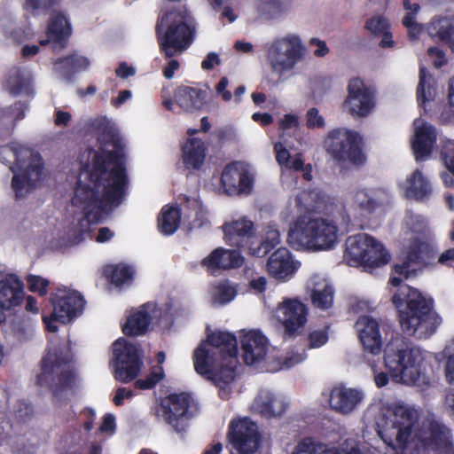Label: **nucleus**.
Instances as JSON below:
<instances>
[{
    "mask_svg": "<svg viewBox=\"0 0 454 454\" xmlns=\"http://www.w3.org/2000/svg\"><path fill=\"white\" fill-rule=\"evenodd\" d=\"M57 63L62 64L63 68L71 74L85 71L90 65V61L88 58L77 54H70L59 59Z\"/></svg>",
    "mask_w": 454,
    "mask_h": 454,
    "instance_id": "c03bdc74",
    "label": "nucleus"
},
{
    "mask_svg": "<svg viewBox=\"0 0 454 454\" xmlns=\"http://www.w3.org/2000/svg\"><path fill=\"white\" fill-rule=\"evenodd\" d=\"M135 273V269L124 262L108 264L103 269V276L106 280L120 289L132 285Z\"/></svg>",
    "mask_w": 454,
    "mask_h": 454,
    "instance_id": "2f4dec72",
    "label": "nucleus"
},
{
    "mask_svg": "<svg viewBox=\"0 0 454 454\" xmlns=\"http://www.w3.org/2000/svg\"><path fill=\"white\" fill-rule=\"evenodd\" d=\"M383 416L384 423L376 424L378 434L386 443L393 444L395 442L402 446L417 439L428 448L442 450L446 453L451 450L449 429L431 419L424 420L419 427V412L413 406L394 403L387 407Z\"/></svg>",
    "mask_w": 454,
    "mask_h": 454,
    "instance_id": "7ed1b4c3",
    "label": "nucleus"
},
{
    "mask_svg": "<svg viewBox=\"0 0 454 454\" xmlns=\"http://www.w3.org/2000/svg\"><path fill=\"white\" fill-rule=\"evenodd\" d=\"M362 399L360 391L337 386L331 390L329 403L333 410L346 414L352 411Z\"/></svg>",
    "mask_w": 454,
    "mask_h": 454,
    "instance_id": "c85d7f7f",
    "label": "nucleus"
},
{
    "mask_svg": "<svg viewBox=\"0 0 454 454\" xmlns=\"http://www.w3.org/2000/svg\"><path fill=\"white\" fill-rule=\"evenodd\" d=\"M206 342H201L193 352L196 372L207 379L223 384H230L236 376L238 359V340L234 333L215 331L208 333Z\"/></svg>",
    "mask_w": 454,
    "mask_h": 454,
    "instance_id": "20e7f679",
    "label": "nucleus"
},
{
    "mask_svg": "<svg viewBox=\"0 0 454 454\" xmlns=\"http://www.w3.org/2000/svg\"><path fill=\"white\" fill-rule=\"evenodd\" d=\"M353 207L361 211L369 210V192L366 188L358 189L354 192Z\"/></svg>",
    "mask_w": 454,
    "mask_h": 454,
    "instance_id": "bf43d9fd",
    "label": "nucleus"
},
{
    "mask_svg": "<svg viewBox=\"0 0 454 454\" xmlns=\"http://www.w3.org/2000/svg\"><path fill=\"white\" fill-rule=\"evenodd\" d=\"M329 326L324 329L311 331L308 335L309 348H318L327 343L329 340Z\"/></svg>",
    "mask_w": 454,
    "mask_h": 454,
    "instance_id": "864d4df0",
    "label": "nucleus"
},
{
    "mask_svg": "<svg viewBox=\"0 0 454 454\" xmlns=\"http://www.w3.org/2000/svg\"><path fill=\"white\" fill-rule=\"evenodd\" d=\"M345 257L351 264L369 267V234L358 233L349 236L346 240Z\"/></svg>",
    "mask_w": 454,
    "mask_h": 454,
    "instance_id": "c756f323",
    "label": "nucleus"
},
{
    "mask_svg": "<svg viewBox=\"0 0 454 454\" xmlns=\"http://www.w3.org/2000/svg\"><path fill=\"white\" fill-rule=\"evenodd\" d=\"M292 454H340L328 450L326 445L313 441L311 437H305L298 442Z\"/></svg>",
    "mask_w": 454,
    "mask_h": 454,
    "instance_id": "37998d69",
    "label": "nucleus"
},
{
    "mask_svg": "<svg viewBox=\"0 0 454 454\" xmlns=\"http://www.w3.org/2000/svg\"><path fill=\"white\" fill-rule=\"evenodd\" d=\"M60 2L61 0H25L24 9L34 16L46 14Z\"/></svg>",
    "mask_w": 454,
    "mask_h": 454,
    "instance_id": "09e8293b",
    "label": "nucleus"
},
{
    "mask_svg": "<svg viewBox=\"0 0 454 454\" xmlns=\"http://www.w3.org/2000/svg\"><path fill=\"white\" fill-rule=\"evenodd\" d=\"M312 305L321 310H327L333 305L334 289L329 284L322 288H314L310 294Z\"/></svg>",
    "mask_w": 454,
    "mask_h": 454,
    "instance_id": "a19ab883",
    "label": "nucleus"
},
{
    "mask_svg": "<svg viewBox=\"0 0 454 454\" xmlns=\"http://www.w3.org/2000/svg\"><path fill=\"white\" fill-rule=\"evenodd\" d=\"M446 168L454 174V141H449L442 152Z\"/></svg>",
    "mask_w": 454,
    "mask_h": 454,
    "instance_id": "052dcab7",
    "label": "nucleus"
},
{
    "mask_svg": "<svg viewBox=\"0 0 454 454\" xmlns=\"http://www.w3.org/2000/svg\"><path fill=\"white\" fill-rule=\"evenodd\" d=\"M294 0H257V12L266 19H278L287 12Z\"/></svg>",
    "mask_w": 454,
    "mask_h": 454,
    "instance_id": "4c0bfd02",
    "label": "nucleus"
},
{
    "mask_svg": "<svg viewBox=\"0 0 454 454\" xmlns=\"http://www.w3.org/2000/svg\"><path fill=\"white\" fill-rule=\"evenodd\" d=\"M306 357L307 353L305 350H303L301 353L292 351L288 353L284 358L282 364L286 368H291L304 361Z\"/></svg>",
    "mask_w": 454,
    "mask_h": 454,
    "instance_id": "e2e57ef3",
    "label": "nucleus"
},
{
    "mask_svg": "<svg viewBox=\"0 0 454 454\" xmlns=\"http://www.w3.org/2000/svg\"><path fill=\"white\" fill-rule=\"evenodd\" d=\"M113 355L116 380L129 383L138 376L143 361L136 345L119 339L113 344Z\"/></svg>",
    "mask_w": 454,
    "mask_h": 454,
    "instance_id": "4468645a",
    "label": "nucleus"
},
{
    "mask_svg": "<svg viewBox=\"0 0 454 454\" xmlns=\"http://www.w3.org/2000/svg\"><path fill=\"white\" fill-rule=\"evenodd\" d=\"M228 438L239 454H253L258 450L261 442L258 427L249 418L231 421Z\"/></svg>",
    "mask_w": 454,
    "mask_h": 454,
    "instance_id": "dca6fc26",
    "label": "nucleus"
},
{
    "mask_svg": "<svg viewBox=\"0 0 454 454\" xmlns=\"http://www.w3.org/2000/svg\"><path fill=\"white\" fill-rule=\"evenodd\" d=\"M224 240L231 247L244 249L255 257H264L280 242L278 230L269 227L265 236L254 246V223L245 217L223 225Z\"/></svg>",
    "mask_w": 454,
    "mask_h": 454,
    "instance_id": "1a4fd4ad",
    "label": "nucleus"
},
{
    "mask_svg": "<svg viewBox=\"0 0 454 454\" xmlns=\"http://www.w3.org/2000/svg\"><path fill=\"white\" fill-rule=\"evenodd\" d=\"M243 169L244 168L238 162H231L225 166L221 176V184L227 193L236 194V186Z\"/></svg>",
    "mask_w": 454,
    "mask_h": 454,
    "instance_id": "ea45409f",
    "label": "nucleus"
},
{
    "mask_svg": "<svg viewBox=\"0 0 454 454\" xmlns=\"http://www.w3.org/2000/svg\"><path fill=\"white\" fill-rule=\"evenodd\" d=\"M414 137L411 147L417 161L428 158L436 142L434 127L421 119L414 121Z\"/></svg>",
    "mask_w": 454,
    "mask_h": 454,
    "instance_id": "6ab92c4d",
    "label": "nucleus"
},
{
    "mask_svg": "<svg viewBox=\"0 0 454 454\" xmlns=\"http://www.w3.org/2000/svg\"><path fill=\"white\" fill-rule=\"evenodd\" d=\"M371 41H377L381 48H392L395 42L391 39V33L388 31V23L385 19H371Z\"/></svg>",
    "mask_w": 454,
    "mask_h": 454,
    "instance_id": "58836bf2",
    "label": "nucleus"
},
{
    "mask_svg": "<svg viewBox=\"0 0 454 454\" xmlns=\"http://www.w3.org/2000/svg\"><path fill=\"white\" fill-rule=\"evenodd\" d=\"M446 358L445 374L449 383H454V339L444 348L442 353Z\"/></svg>",
    "mask_w": 454,
    "mask_h": 454,
    "instance_id": "603ef678",
    "label": "nucleus"
},
{
    "mask_svg": "<svg viewBox=\"0 0 454 454\" xmlns=\"http://www.w3.org/2000/svg\"><path fill=\"white\" fill-rule=\"evenodd\" d=\"M280 309L284 337L293 338L301 334L308 321L307 306L297 298L286 299L282 302Z\"/></svg>",
    "mask_w": 454,
    "mask_h": 454,
    "instance_id": "f3484780",
    "label": "nucleus"
},
{
    "mask_svg": "<svg viewBox=\"0 0 454 454\" xmlns=\"http://www.w3.org/2000/svg\"><path fill=\"white\" fill-rule=\"evenodd\" d=\"M388 326L371 317V355L384 348V364L394 381L407 386L427 384V352L406 338L387 340Z\"/></svg>",
    "mask_w": 454,
    "mask_h": 454,
    "instance_id": "f03ea898",
    "label": "nucleus"
},
{
    "mask_svg": "<svg viewBox=\"0 0 454 454\" xmlns=\"http://www.w3.org/2000/svg\"><path fill=\"white\" fill-rule=\"evenodd\" d=\"M399 187L407 199L417 201H426L432 193V186L427 176L419 169H416L411 175L399 183Z\"/></svg>",
    "mask_w": 454,
    "mask_h": 454,
    "instance_id": "b1692460",
    "label": "nucleus"
},
{
    "mask_svg": "<svg viewBox=\"0 0 454 454\" xmlns=\"http://www.w3.org/2000/svg\"><path fill=\"white\" fill-rule=\"evenodd\" d=\"M399 311V323L404 333L417 339H427L434 333L441 318L417 289L403 286L392 297Z\"/></svg>",
    "mask_w": 454,
    "mask_h": 454,
    "instance_id": "39448f33",
    "label": "nucleus"
},
{
    "mask_svg": "<svg viewBox=\"0 0 454 454\" xmlns=\"http://www.w3.org/2000/svg\"><path fill=\"white\" fill-rule=\"evenodd\" d=\"M160 409L165 422L178 434L185 433L198 407L191 394L172 393L161 399Z\"/></svg>",
    "mask_w": 454,
    "mask_h": 454,
    "instance_id": "f8f14e48",
    "label": "nucleus"
},
{
    "mask_svg": "<svg viewBox=\"0 0 454 454\" xmlns=\"http://www.w3.org/2000/svg\"><path fill=\"white\" fill-rule=\"evenodd\" d=\"M428 33L454 50V18L434 19L428 27Z\"/></svg>",
    "mask_w": 454,
    "mask_h": 454,
    "instance_id": "c9c22d12",
    "label": "nucleus"
},
{
    "mask_svg": "<svg viewBox=\"0 0 454 454\" xmlns=\"http://www.w3.org/2000/svg\"><path fill=\"white\" fill-rule=\"evenodd\" d=\"M25 280L27 282V289L31 293H35L39 296H44L48 293V286L50 281L39 275L28 274L26 276Z\"/></svg>",
    "mask_w": 454,
    "mask_h": 454,
    "instance_id": "8fccbe9b",
    "label": "nucleus"
},
{
    "mask_svg": "<svg viewBox=\"0 0 454 454\" xmlns=\"http://www.w3.org/2000/svg\"><path fill=\"white\" fill-rule=\"evenodd\" d=\"M133 395L134 393L131 389L127 387H119L116 390L113 402L116 406H121L123 404L124 399L131 398Z\"/></svg>",
    "mask_w": 454,
    "mask_h": 454,
    "instance_id": "774afa93",
    "label": "nucleus"
},
{
    "mask_svg": "<svg viewBox=\"0 0 454 454\" xmlns=\"http://www.w3.org/2000/svg\"><path fill=\"white\" fill-rule=\"evenodd\" d=\"M340 450L344 454H363L360 442L355 438H348L340 444Z\"/></svg>",
    "mask_w": 454,
    "mask_h": 454,
    "instance_id": "680f3d73",
    "label": "nucleus"
},
{
    "mask_svg": "<svg viewBox=\"0 0 454 454\" xmlns=\"http://www.w3.org/2000/svg\"><path fill=\"white\" fill-rule=\"evenodd\" d=\"M241 349L246 364L253 365L262 361L268 352L269 341L259 330H251L241 336Z\"/></svg>",
    "mask_w": 454,
    "mask_h": 454,
    "instance_id": "aec40b11",
    "label": "nucleus"
},
{
    "mask_svg": "<svg viewBox=\"0 0 454 454\" xmlns=\"http://www.w3.org/2000/svg\"><path fill=\"white\" fill-rule=\"evenodd\" d=\"M229 80L227 77L223 76L220 79V81L215 86L216 94L220 96L222 99L225 102H228L232 98L231 92L227 90Z\"/></svg>",
    "mask_w": 454,
    "mask_h": 454,
    "instance_id": "69168bd1",
    "label": "nucleus"
},
{
    "mask_svg": "<svg viewBox=\"0 0 454 454\" xmlns=\"http://www.w3.org/2000/svg\"><path fill=\"white\" fill-rule=\"evenodd\" d=\"M348 95L345 106L352 115L367 116L369 114V88L359 78H353L348 86Z\"/></svg>",
    "mask_w": 454,
    "mask_h": 454,
    "instance_id": "4be33fe9",
    "label": "nucleus"
},
{
    "mask_svg": "<svg viewBox=\"0 0 454 454\" xmlns=\"http://www.w3.org/2000/svg\"><path fill=\"white\" fill-rule=\"evenodd\" d=\"M164 377L163 368L161 366H155L145 378L138 379L135 381V387L141 390L153 389Z\"/></svg>",
    "mask_w": 454,
    "mask_h": 454,
    "instance_id": "de8ad7c7",
    "label": "nucleus"
},
{
    "mask_svg": "<svg viewBox=\"0 0 454 454\" xmlns=\"http://www.w3.org/2000/svg\"><path fill=\"white\" fill-rule=\"evenodd\" d=\"M267 270L278 280H286L292 277L296 267L290 251L286 247L277 249L268 259Z\"/></svg>",
    "mask_w": 454,
    "mask_h": 454,
    "instance_id": "cd10ccee",
    "label": "nucleus"
},
{
    "mask_svg": "<svg viewBox=\"0 0 454 454\" xmlns=\"http://www.w3.org/2000/svg\"><path fill=\"white\" fill-rule=\"evenodd\" d=\"M237 294L235 287L228 283H220L215 286V292L213 295L215 301L220 304H226L232 301Z\"/></svg>",
    "mask_w": 454,
    "mask_h": 454,
    "instance_id": "3c124183",
    "label": "nucleus"
},
{
    "mask_svg": "<svg viewBox=\"0 0 454 454\" xmlns=\"http://www.w3.org/2000/svg\"><path fill=\"white\" fill-rule=\"evenodd\" d=\"M207 148L205 142L197 137H188L182 146V158L188 169L199 170L205 163Z\"/></svg>",
    "mask_w": 454,
    "mask_h": 454,
    "instance_id": "7c9ffc66",
    "label": "nucleus"
},
{
    "mask_svg": "<svg viewBox=\"0 0 454 454\" xmlns=\"http://www.w3.org/2000/svg\"><path fill=\"white\" fill-rule=\"evenodd\" d=\"M12 415L17 424L28 423L35 415L34 405L27 400H18L13 406Z\"/></svg>",
    "mask_w": 454,
    "mask_h": 454,
    "instance_id": "49530a36",
    "label": "nucleus"
},
{
    "mask_svg": "<svg viewBox=\"0 0 454 454\" xmlns=\"http://www.w3.org/2000/svg\"><path fill=\"white\" fill-rule=\"evenodd\" d=\"M244 257L238 250L217 247L205 257L201 265L208 270L237 269L243 265Z\"/></svg>",
    "mask_w": 454,
    "mask_h": 454,
    "instance_id": "5701e85b",
    "label": "nucleus"
},
{
    "mask_svg": "<svg viewBox=\"0 0 454 454\" xmlns=\"http://www.w3.org/2000/svg\"><path fill=\"white\" fill-rule=\"evenodd\" d=\"M305 52L301 40L295 35L275 41L269 49L268 59L273 70L289 71L302 59Z\"/></svg>",
    "mask_w": 454,
    "mask_h": 454,
    "instance_id": "2eb2a0df",
    "label": "nucleus"
},
{
    "mask_svg": "<svg viewBox=\"0 0 454 454\" xmlns=\"http://www.w3.org/2000/svg\"><path fill=\"white\" fill-rule=\"evenodd\" d=\"M274 150L276 152V160L280 166L286 168L290 161V153L281 143L275 144Z\"/></svg>",
    "mask_w": 454,
    "mask_h": 454,
    "instance_id": "0e129e2a",
    "label": "nucleus"
},
{
    "mask_svg": "<svg viewBox=\"0 0 454 454\" xmlns=\"http://www.w3.org/2000/svg\"><path fill=\"white\" fill-rule=\"evenodd\" d=\"M254 188V176L246 168L241 171L239 183L236 186V194L248 195Z\"/></svg>",
    "mask_w": 454,
    "mask_h": 454,
    "instance_id": "5fc2aeb1",
    "label": "nucleus"
},
{
    "mask_svg": "<svg viewBox=\"0 0 454 454\" xmlns=\"http://www.w3.org/2000/svg\"><path fill=\"white\" fill-rule=\"evenodd\" d=\"M258 412L267 419L276 418L285 413L287 403L269 392L261 394L255 400Z\"/></svg>",
    "mask_w": 454,
    "mask_h": 454,
    "instance_id": "473e14b6",
    "label": "nucleus"
},
{
    "mask_svg": "<svg viewBox=\"0 0 454 454\" xmlns=\"http://www.w3.org/2000/svg\"><path fill=\"white\" fill-rule=\"evenodd\" d=\"M391 255L384 245L371 237V269L382 267L389 262Z\"/></svg>",
    "mask_w": 454,
    "mask_h": 454,
    "instance_id": "a18cd8bd",
    "label": "nucleus"
},
{
    "mask_svg": "<svg viewBox=\"0 0 454 454\" xmlns=\"http://www.w3.org/2000/svg\"><path fill=\"white\" fill-rule=\"evenodd\" d=\"M7 84L10 92L14 96L20 94L31 96L34 93L32 76L29 72L21 68L14 67L10 70Z\"/></svg>",
    "mask_w": 454,
    "mask_h": 454,
    "instance_id": "72a5a7b5",
    "label": "nucleus"
},
{
    "mask_svg": "<svg viewBox=\"0 0 454 454\" xmlns=\"http://www.w3.org/2000/svg\"><path fill=\"white\" fill-rule=\"evenodd\" d=\"M207 90L184 85L177 87L174 92L176 104L188 113L201 110L207 104Z\"/></svg>",
    "mask_w": 454,
    "mask_h": 454,
    "instance_id": "bb28decb",
    "label": "nucleus"
},
{
    "mask_svg": "<svg viewBox=\"0 0 454 454\" xmlns=\"http://www.w3.org/2000/svg\"><path fill=\"white\" fill-rule=\"evenodd\" d=\"M155 35L164 59L182 54L195 39L194 18L185 6L161 11L157 18Z\"/></svg>",
    "mask_w": 454,
    "mask_h": 454,
    "instance_id": "423d86ee",
    "label": "nucleus"
},
{
    "mask_svg": "<svg viewBox=\"0 0 454 454\" xmlns=\"http://www.w3.org/2000/svg\"><path fill=\"white\" fill-rule=\"evenodd\" d=\"M86 168L88 180L93 187L78 180L72 203L82 208L89 223L95 224L122 203L129 178L123 155L117 151L95 153L91 165Z\"/></svg>",
    "mask_w": 454,
    "mask_h": 454,
    "instance_id": "f257e3e1",
    "label": "nucleus"
},
{
    "mask_svg": "<svg viewBox=\"0 0 454 454\" xmlns=\"http://www.w3.org/2000/svg\"><path fill=\"white\" fill-rule=\"evenodd\" d=\"M404 223L412 232H422L427 227V221L421 215H417L412 213H408L404 219Z\"/></svg>",
    "mask_w": 454,
    "mask_h": 454,
    "instance_id": "4d7b16f0",
    "label": "nucleus"
},
{
    "mask_svg": "<svg viewBox=\"0 0 454 454\" xmlns=\"http://www.w3.org/2000/svg\"><path fill=\"white\" fill-rule=\"evenodd\" d=\"M369 301L357 297L350 298L348 301V313L358 316L355 323V329L359 341L364 351L369 350Z\"/></svg>",
    "mask_w": 454,
    "mask_h": 454,
    "instance_id": "a878e982",
    "label": "nucleus"
},
{
    "mask_svg": "<svg viewBox=\"0 0 454 454\" xmlns=\"http://www.w3.org/2000/svg\"><path fill=\"white\" fill-rule=\"evenodd\" d=\"M68 363V359L61 353H47L41 361V372L36 377L37 385L49 386L54 397L61 392L70 389L75 382V374L71 370L62 371L57 377L58 381L53 383V374L57 369Z\"/></svg>",
    "mask_w": 454,
    "mask_h": 454,
    "instance_id": "ddd939ff",
    "label": "nucleus"
},
{
    "mask_svg": "<svg viewBox=\"0 0 454 454\" xmlns=\"http://www.w3.org/2000/svg\"><path fill=\"white\" fill-rule=\"evenodd\" d=\"M50 301L53 307L49 317L43 316V321L50 333L59 330L56 323L67 324L82 314L85 301L77 291L60 292L51 294Z\"/></svg>",
    "mask_w": 454,
    "mask_h": 454,
    "instance_id": "9b49d317",
    "label": "nucleus"
},
{
    "mask_svg": "<svg viewBox=\"0 0 454 454\" xmlns=\"http://www.w3.org/2000/svg\"><path fill=\"white\" fill-rule=\"evenodd\" d=\"M72 35L69 18L61 11H53L48 20L46 39L40 40V45L45 46L52 43L55 47L65 48Z\"/></svg>",
    "mask_w": 454,
    "mask_h": 454,
    "instance_id": "a211bd4d",
    "label": "nucleus"
},
{
    "mask_svg": "<svg viewBox=\"0 0 454 454\" xmlns=\"http://www.w3.org/2000/svg\"><path fill=\"white\" fill-rule=\"evenodd\" d=\"M24 283L13 274L0 280V309L8 310L20 305L24 299Z\"/></svg>",
    "mask_w": 454,
    "mask_h": 454,
    "instance_id": "412c9836",
    "label": "nucleus"
},
{
    "mask_svg": "<svg viewBox=\"0 0 454 454\" xmlns=\"http://www.w3.org/2000/svg\"><path fill=\"white\" fill-rule=\"evenodd\" d=\"M403 6L405 14L403 18V24L404 27H410L415 24L417 14L420 9L419 4H411L410 0H403Z\"/></svg>",
    "mask_w": 454,
    "mask_h": 454,
    "instance_id": "6e6d98bb",
    "label": "nucleus"
},
{
    "mask_svg": "<svg viewBox=\"0 0 454 454\" xmlns=\"http://www.w3.org/2000/svg\"><path fill=\"white\" fill-rule=\"evenodd\" d=\"M155 304L146 302L137 309L132 311L121 326L122 333L129 337H137L147 333L152 323L151 310H153Z\"/></svg>",
    "mask_w": 454,
    "mask_h": 454,
    "instance_id": "393cba45",
    "label": "nucleus"
},
{
    "mask_svg": "<svg viewBox=\"0 0 454 454\" xmlns=\"http://www.w3.org/2000/svg\"><path fill=\"white\" fill-rule=\"evenodd\" d=\"M207 215V211L202 207H199L195 213L194 219L191 223V228L199 229L209 223Z\"/></svg>",
    "mask_w": 454,
    "mask_h": 454,
    "instance_id": "338daca9",
    "label": "nucleus"
},
{
    "mask_svg": "<svg viewBox=\"0 0 454 454\" xmlns=\"http://www.w3.org/2000/svg\"><path fill=\"white\" fill-rule=\"evenodd\" d=\"M13 159L19 171L12 179V187L16 199L25 198L42 179L44 163L41 154L23 146H0V160L10 164Z\"/></svg>",
    "mask_w": 454,
    "mask_h": 454,
    "instance_id": "6e6552de",
    "label": "nucleus"
},
{
    "mask_svg": "<svg viewBox=\"0 0 454 454\" xmlns=\"http://www.w3.org/2000/svg\"><path fill=\"white\" fill-rule=\"evenodd\" d=\"M364 140L359 132L347 128H335L328 131L324 147L340 168L358 167L365 163Z\"/></svg>",
    "mask_w": 454,
    "mask_h": 454,
    "instance_id": "9d476101",
    "label": "nucleus"
},
{
    "mask_svg": "<svg viewBox=\"0 0 454 454\" xmlns=\"http://www.w3.org/2000/svg\"><path fill=\"white\" fill-rule=\"evenodd\" d=\"M306 117L308 129H323L325 126V118L319 114V111L316 107L309 109Z\"/></svg>",
    "mask_w": 454,
    "mask_h": 454,
    "instance_id": "13d9d810",
    "label": "nucleus"
},
{
    "mask_svg": "<svg viewBox=\"0 0 454 454\" xmlns=\"http://www.w3.org/2000/svg\"><path fill=\"white\" fill-rule=\"evenodd\" d=\"M433 78L425 67L419 69V82L418 86V100L420 105L434 99L435 89L432 85Z\"/></svg>",
    "mask_w": 454,
    "mask_h": 454,
    "instance_id": "79ce46f5",
    "label": "nucleus"
},
{
    "mask_svg": "<svg viewBox=\"0 0 454 454\" xmlns=\"http://www.w3.org/2000/svg\"><path fill=\"white\" fill-rule=\"evenodd\" d=\"M181 210L178 207L166 205L158 217V230L163 235H172L179 228Z\"/></svg>",
    "mask_w": 454,
    "mask_h": 454,
    "instance_id": "e433bc0d",
    "label": "nucleus"
},
{
    "mask_svg": "<svg viewBox=\"0 0 454 454\" xmlns=\"http://www.w3.org/2000/svg\"><path fill=\"white\" fill-rule=\"evenodd\" d=\"M430 246L428 243L415 239L412 247L408 252L405 262L403 264L395 266V273L408 277V269L412 263L425 262L429 257Z\"/></svg>",
    "mask_w": 454,
    "mask_h": 454,
    "instance_id": "f704fd0d",
    "label": "nucleus"
},
{
    "mask_svg": "<svg viewBox=\"0 0 454 454\" xmlns=\"http://www.w3.org/2000/svg\"><path fill=\"white\" fill-rule=\"evenodd\" d=\"M338 231L339 228L333 220L300 215L290 225L287 242L297 251H326L337 244Z\"/></svg>",
    "mask_w": 454,
    "mask_h": 454,
    "instance_id": "0eeeda50",
    "label": "nucleus"
}]
</instances>
